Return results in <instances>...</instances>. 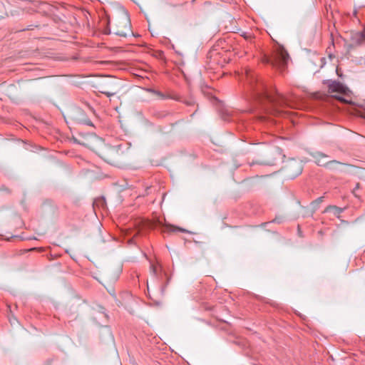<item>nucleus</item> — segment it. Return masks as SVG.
<instances>
[{"label": "nucleus", "instance_id": "1a4fd4ad", "mask_svg": "<svg viewBox=\"0 0 365 365\" xmlns=\"http://www.w3.org/2000/svg\"><path fill=\"white\" fill-rule=\"evenodd\" d=\"M342 163L337 160H328L326 164V168L329 170H337Z\"/></svg>", "mask_w": 365, "mask_h": 365}, {"label": "nucleus", "instance_id": "a211bd4d", "mask_svg": "<svg viewBox=\"0 0 365 365\" xmlns=\"http://www.w3.org/2000/svg\"><path fill=\"white\" fill-rule=\"evenodd\" d=\"M244 37H245V38H248V36H246V35H244Z\"/></svg>", "mask_w": 365, "mask_h": 365}, {"label": "nucleus", "instance_id": "f03ea898", "mask_svg": "<svg viewBox=\"0 0 365 365\" xmlns=\"http://www.w3.org/2000/svg\"><path fill=\"white\" fill-rule=\"evenodd\" d=\"M97 154L106 162L113 165H118L120 162L122 151L120 145L110 146L102 144L96 151Z\"/></svg>", "mask_w": 365, "mask_h": 365}, {"label": "nucleus", "instance_id": "0eeeda50", "mask_svg": "<svg viewBox=\"0 0 365 365\" xmlns=\"http://www.w3.org/2000/svg\"><path fill=\"white\" fill-rule=\"evenodd\" d=\"M313 158H314L315 162L318 165L324 167L326 166L327 162L328 161L327 160L328 155L318 152L314 154Z\"/></svg>", "mask_w": 365, "mask_h": 365}, {"label": "nucleus", "instance_id": "20e7f679", "mask_svg": "<svg viewBox=\"0 0 365 365\" xmlns=\"http://www.w3.org/2000/svg\"><path fill=\"white\" fill-rule=\"evenodd\" d=\"M116 28L114 29V34L119 36L126 37L133 34L130 27V22L128 17L125 15L118 18L115 24Z\"/></svg>", "mask_w": 365, "mask_h": 365}, {"label": "nucleus", "instance_id": "4468645a", "mask_svg": "<svg viewBox=\"0 0 365 365\" xmlns=\"http://www.w3.org/2000/svg\"><path fill=\"white\" fill-rule=\"evenodd\" d=\"M318 203H320L323 201V197H319L316 200Z\"/></svg>", "mask_w": 365, "mask_h": 365}, {"label": "nucleus", "instance_id": "f3484780", "mask_svg": "<svg viewBox=\"0 0 365 365\" xmlns=\"http://www.w3.org/2000/svg\"><path fill=\"white\" fill-rule=\"evenodd\" d=\"M337 98L339 100V101H344V99L341 97H337Z\"/></svg>", "mask_w": 365, "mask_h": 365}, {"label": "nucleus", "instance_id": "7ed1b4c3", "mask_svg": "<svg viewBox=\"0 0 365 365\" xmlns=\"http://www.w3.org/2000/svg\"><path fill=\"white\" fill-rule=\"evenodd\" d=\"M289 56L287 51L282 46L277 47L275 51L270 57H266V62L273 67L284 69L289 61Z\"/></svg>", "mask_w": 365, "mask_h": 365}, {"label": "nucleus", "instance_id": "9d476101", "mask_svg": "<svg viewBox=\"0 0 365 365\" xmlns=\"http://www.w3.org/2000/svg\"><path fill=\"white\" fill-rule=\"evenodd\" d=\"M176 231L184 232L185 230L180 228V227H174L173 225H166L165 227H164V228L163 230V232L164 233H165V232L170 233V232H176Z\"/></svg>", "mask_w": 365, "mask_h": 365}, {"label": "nucleus", "instance_id": "423d86ee", "mask_svg": "<svg viewBox=\"0 0 365 365\" xmlns=\"http://www.w3.org/2000/svg\"><path fill=\"white\" fill-rule=\"evenodd\" d=\"M327 86L330 93H339L345 94L347 91V88L340 82L336 81H327Z\"/></svg>", "mask_w": 365, "mask_h": 365}, {"label": "nucleus", "instance_id": "f257e3e1", "mask_svg": "<svg viewBox=\"0 0 365 365\" xmlns=\"http://www.w3.org/2000/svg\"><path fill=\"white\" fill-rule=\"evenodd\" d=\"M246 75L247 78H250L251 88L256 101L262 104L265 103H270L274 107H282L287 104V98L284 96L276 91H268L264 83L258 82L257 80L255 81V77L248 71H246Z\"/></svg>", "mask_w": 365, "mask_h": 365}, {"label": "nucleus", "instance_id": "f8f14e48", "mask_svg": "<svg viewBox=\"0 0 365 365\" xmlns=\"http://www.w3.org/2000/svg\"><path fill=\"white\" fill-rule=\"evenodd\" d=\"M101 92L105 95H106L108 97H110L114 96L116 92L114 91H108V90H102Z\"/></svg>", "mask_w": 365, "mask_h": 365}, {"label": "nucleus", "instance_id": "ddd939ff", "mask_svg": "<svg viewBox=\"0 0 365 365\" xmlns=\"http://www.w3.org/2000/svg\"><path fill=\"white\" fill-rule=\"evenodd\" d=\"M85 124L91 125V126L93 125V123H91V121L90 120L85 121Z\"/></svg>", "mask_w": 365, "mask_h": 365}, {"label": "nucleus", "instance_id": "39448f33", "mask_svg": "<svg viewBox=\"0 0 365 365\" xmlns=\"http://www.w3.org/2000/svg\"><path fill=\"white\" fill-rule=\"evenodd\" d=\"M287 175L290 178H294L302 172V165L300 162L292 161L287 165Z\"/></svg>", "mask_w": 365, "mask_h": 365}, {"label": "nucleus", "instance_id": "2eb2a0df", "mask_svg": "<svg viewBox=\"0 0 365 365\" xmlns=\"http://www.w3.org/2000/svg\"><path fill=\"white\" fill-rule=\"evenodd\" d=\"M151 269H152L153 272L154 274H155L156 269H155V267H154V265H151Z\"/></svg>", "mask_w": 365, "mask_h": 365}, {"label": "nucleus", "instance_id": "dca6fc26", "mask_svg": "<svg viewBox=\"0 0 365 365\" xmlns=\"http://www.w3.org/2000/svg\"><path fill=\"white\" fill-rule=\"evenodd\" d=\"M336 73H337V75H338L339 76H341V74H339V70H338V68L336 69Z\"/></svg>", "mask_w": 365, "mask_h": 365}, {"label": "nucleus", "instance_id": "9b49d317", "mask_svg": "<svg viewBox=\"0 0 365 365\" xmlns=\"http://www.w3.org/2000/svg\"><path fill=\"white\" fill-rule=\"evenodd\" d=\"M334 211L335 215H339L342 212V209L336 207V206H329L326 209V212Z\"/></svg>", "mask_w": 365, "mask_h": 365}, {"label": "nucleus", "instance_id": "6e6552de", "mask_svg": "<svg viewBox=\"0 0 365 365\" xmlns=\"http://www.w3.org/2000/svg\"><path fill=\"white\" fill-rule=\"evenodd\" d=\"M352 40L358 44L365 43V29L362 32H357L354 34Z\"/></svg>", "mask_w": 365, "mask_h": 365}]
</instances>
